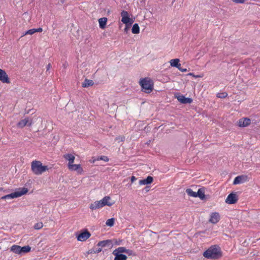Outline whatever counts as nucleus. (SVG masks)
<instances>
[{
    "label": "nucleus",
    "mask_w": 260,
    "mask_h": 260,
    "mask_svg": "<svg viewBox=\"0 0 260 260\" xmlns=\"http://www.w3.org/2000/svg\"><path fill=\"white\" fill-rule=\"evenodd\" d=\"M203 256L211 259H217L222 256V253L220 247L217 245L211 246L203 254Z\"/></svg>",
    "instance_id": "nucleus-1"
},
{
    "label": "nucleus",
    "mask_w": 260,
    "mask_h": 260,
    "mask_svg": "<svg viewBox=\"0 0 260 260\" xmlns=\"http://www.w3.org/2000/svg\"><path fill=\"white\" fill-rule=\"evenodd\" d=\"M114 204V201H111L109 196H106L100 201H97L90 205L89 208L91 210L101 208L105 206H111Z\"/></svg>",
    "instance_id": "nucleus-2"
},
{
    "label": "nucleus",
    "mask_w": 260,
    "mask_h": 260,
    "mask_svg": "<svg viewBox=\"0 0 260 260\" xmlns=\"http://www.w3.org/2000/svg\"><path fill=\"white\" fill-rule=\"evenodd\" d=\"M31 169L34 174L40 175L48 170V168L47 166H43L40 161L35 160L31 163Z\"/></svg>",
    "instance_id": "nucleus-3"
},
{
    "label": "nucleus",
    "mask_w": 260,
    "mask_h": 260,
    "mask_svg": "<svg viewBox=\"0 0 260 260\" xmlns=\"http://www.w3.org/2000/svg\"><path fill=\"white\" fill-rule=\"evenodd\" d=\"M139 84L142 87V90L145 93H149L153 90V82L149 78L146 77L141 79Z\"/></svg>",
    "instance_id": "nucleus-4"
},
{
    "label": "nucleus",
    "mask_w": 260,
    "mask_h": 260,
    "mask_svg": "<svg viewBox=\"0 0 260 260\" xmlns=\"http://www.w3.org/2000/svg\"><path fill=\"white\" fill-rule=\"evenodd\" d=\"M28 190L27 188L23 187L19 188L18 190L12 192L10 194L4 196L1 198L2 200H6L9 199H14L20 197L24 194H25L28 192Z\"/></svg>",
    "instance_id": "nucleus-5"
},
{
    "label": "nucleus",
    "mask_w": 260,
    "mask_h": 260,
    "mask_svg": "<svg viewBox=\"0 0 260 260\" xmlns=\"http://www.w3.org/2000/svg\"><path fill=\"white\" fill-rule=\"evenodd\" d=\"M69 170L71 171H76L78 174H82L84 172L83 169L80 164H72L70 165H68Z\"/></svg>",
    "instance_id": "nucleus-6"
},
{
    "label": "nucleus",
    "mask_w": 260,
    "mask_h": 260,
    "mask_svg": "<svg viewBox=\"0 0 260 260\" xmlns=\"http://www.w3.org/2000/svg\"><path fill=\"white\" fill-rule=\"evenodd\" d=\"M121 21L125 24H132L133 23V20L129 17L128 13L127 11L123 10L121 12Z\"/></svg>",
    "instance_id": "nucleus-7"
},
{
    "label": "nucleus",
    "mask_w": 260,
    "mask_h": 260,
    "mask_svg": "<svg viewBox=\"0 0 260 260\" xmlns=\"http://www.w3.org/2000/svg\"><path fill=\"white\" fill-rule=\"evenodd\" d=\"M91 234L87 230L79 234L77 236V240L79 241H85L90 237Z\"/></svg>",
    "instance_id": "nucleus-8"
},
{
    "label": "nucleus",
    "mask_w": 260,
    "mask_h": 260,
    "mask_svg": "<svg viewBox=\"0 0 260 260\" xmlns=\"http://www.w3.org/2000/svg\"><path fill=\"white\" fill-rule=\"evenodd\" d=\"M248 180V177L247 175H242L238 176L234 179L233 184H238L244 183Z\"/></svg>",
    "instance_id": "nucleus-9"
},
{
    "label": "nucleus",
    "mask_w": 260,
    "mask_h": 260,
    "mask_svg": "<svg viewBox=\"0 0 260 260\" xmlns=\"http://www.w3.org/2000/svg\"><path fill=\"white\" fill-rule=\"evenodd\" d=\"M238 201V198L236 193H231L229 194L226 200L225 203L229 204H233L236 203Z\"/></svg>",
    "instance_id": "nucleus-10"
},
{
    "label": "nucleus",
    "mask_w": 260,
    "mask_h": 260,
    "mask_svg": "<svg viewBox=\"0 0 260 260\" xmlns=\"http://www.w3.org/2000/svg\"><path fill=\"white\" fill-rule=\"evenodd\" d=\"M0 81L4 83H10V79L6 73V72L0 69Z\"/></svg>",
    "instance_id": "nucleus-11"
},
{
    "label": "nucleus",
    "mask_w": 260,
    "mask_h": 260,
    "mask_svg": "<svg viewBox=\"0 0 260 260\" xmlns=\"http://www.w3.org/2000/svg\"><path fill=\"white\" fill-rule=\"evenodd\" d=\"M251 123V120L248 118H242L238 121V125L241 127H246Z\"/></svg>",
    "instance_id": "nucleus-12"
},
{
    "label": "nucleus",
    "mask_w": 260,
    "mask_h": 260,
    "mask_svg": "<svg viewBox=\"0 0 260 260\" xmlns=\"http://www.w3.org/2000/svg\"><path fill=\"white\" fill-rule=\"evenodd\" d=\"M220 216L219 213L215 212L211 214L209 221L213 224H216L220 220Z\"/></svg>",
    "instance_id": "nucleus-13"
},
{
    "label": "nucleus",
    "mask_w": 260,
    "mask_h": 260,
    "mask_svg": "<svg viewBox=\"0 0 260 260\" xmlns=\"http://www.w3.org/2000/svg\"><path fill=\"white\" fill-rule=\"evenodd\" d=\"M177 99L179 102L182 104H190L192 102V100L191 98H185L183 95H179L176 96Z\"/></svg>",
    "instance_id": "nucleus-14"
},
{
    "label": "nucleus",
    "mask_w": 260,
    "mask_h": 260,
    "mask_svg": "<svg viewBox=\"0 0 260 260\" xmlns=\"http://www.w3.org/2000/svg\"><path fill=\"white\" fill-rule=\"evenodd\" d=\"M32 123V121L30 120L28 118H26L24 119L20 120L17 124V126L19 127L23 128L28 124L30 126Z\"/></svg>",
    "instance_id": "nucleus-15"
},
{
    "label": "nucleus",
    "mask_w": 260,
    "mask_h": 260,
    "mask_svg": "<svg viewBox=\"0 0 260 260\" xmlns=\"http://www.w3.org/2000/svg\"><path fill=\"white\" fill-rule=\"evenodd\" d=\"M63 157L66 160H68V165H70L72 164L74 162L75 157V156L71 153H67L63 155Z\"/></svg>",
    "instance_id": "nucleus-16"
},
{
    "label": "nucleus",
    "mask_w": 260,
    "mask_h": 260,
    "mask_svg": "<svg viewBox=\"0 0 260 260\" xmlns=\"http://www.w3.org/2000/svg\"><path fill=\"white\" fill-rule=\"evenodd\" d=\"M43 31V29L41 27H39L38 28H32L29 29L25 31L22 36L27 35H33L35 32H41Z\"/></svg>",
    "instance_id": "nucleus-17"
},
{
    "label": "nucleus",
    "mask_w": 260,
    "mask_h": 260,
    "mask_svg": "<svg viewBox=\"0 0 260 260\" xmlns=\"http://www.w3.org/2000/svg\"><path fill=\"white\" fill-rule=\"evenodd\" d=\"M113 254L115 256L114 260H126L127 256L123 254H120L115 252H112Z\"/></svg>",
    "instance_id": "nucleus-18"
},
{
    "label": "nucleus",
    "mask_w": 260,
    "mask_h": 260,
    "mask_svg": "<svg viewBox=\"0 0 260 260\" xmlns=\"http://www.w3.org/2000/svg\"><path fill=\"white\" fill-rule=\"evenodd\" d=\"M107 22V18L106 17H102L99 19V23L100 27L102 29H104L106 27V23Z\"/></svg>",
    "instance_id": "nucleus-19"
},
{
    "label": "nucleus",
    "mask_w": 260,
    "mask_h": 260,
    "mask_svg": "<svg viewBox=\"0 0 260 260\" xmlns=\"http://www.w3.org/2000/svg\"><path fill=\"white\" fill-rule=\"evenodd\" d=\"M180 60L178 58L172 59L170 60V63L172 67H176L177 69L181 66V64L179 63Z\"/></svg>",
    "instance_id": "nucleus-20"
},
{
    "label": "nucleus",
    "mask_w": 260,
    "mask_h": 260,
    "mask_svg": "<svg viewBox=\"0 0 260 260\" xmlns=\"http://www.w3.org/2000/svg\"><path fill=\"white\" fill-rule=\"evenodd\" d=\"M20 248H21L20 246L17 245H13L11 247V251L16 254H21Z\"/></svg>",
    "instance_id": "nucleus-21"
},
{
    "label": "nucleus",
    "mask_w": 260,
    "mask_h": 260,
    "mask_svg": "<svg viewBox=\"0 0 260 260\" xmlns=\"http://www.w3.org/2000/svg\"><path fill=\"white\" fill-rule=\"evenodd\" d=\"M197 197L200 198L201 200L205 199V191L203 188H201L198 189L197 192Z\"/></svg>",
    "instance_id": "nucleus-22"
},
{
    "label": "nucleus",
    "mask_w": 260,
    "mask_h": 260,
    "mask_svg": "<svg viewBox=\"0 0 260 260\" xmlns=\"http://www.w3.org/2000/svg\"><path fill=\"white\" fill-rule=\"evenodd\" d=\"M94 82L92 80L86 79L82 83V86L83 87H88L92 86Z\"/></svg>",
    "instance_id": "nucleus-23"
},
{
    "label": "nucleus",
    "mask_w": 260,
    "mask_h": 260,
    "mask_svg": "<svg viewBox=\"0 0 260 260\" xmlns=\"http://www.w3.org/2000/svg\"><path fill=\"white\" fill-rule=\"evenodd\" d=\"M111 243V240H103V241H100L98 243L97 246H99V247H104Z\"/></svg>",
    "instance_id": "nucleus-24"
},
{
    "label": "nucleus",
    "mask_w": 260,
    "mask_h": 260,
    "mask_svg": "<svg viewBox=\"0 0 260 260\" xmlns=\"http://www.w3.org/2000/svg\"><path fill=\"white\" fill-rule=\"evenodd\" d=\"M132 31L134 34H137L139 33L140 28L137 23H135L134 24L132 29Z\"/></svg>",
    "instance_id": "nucleus-25"
},
{
    "label": "nucleus",
    "mask_w": 260,
    "mask_h": 260,
    "mask_svg": "<svg viewBox=\"0 0 260 260\" xmlns=\"http://www.w3.org/2000/svg\"><path fill=\"white\" fill-rule=\"evenodd\" d=\"M31 250V247L27 245L23 247H21L20 251H21V254L22 253H25L29 252Z\"/></svg>",
    "instance_id": "nucleus-26"
},
{
    "label": "nucleus",
    "mask_w": 260,
    "mask_h": 260,
    "mask_svg": "<svg viewBox=\"0 0 260 260\" xmlns=\"http://www.w3.org/2000/svg\"><path fill=\"white\" fill-rule=\"evenodd\" d=\"M126 248L124 247H119L113 250V252H117L120 254L125 253Z\"/></svg>",
    "instance_id": "nucleus-27"
},
{
    "label": "nucleus",
    "mask_w": 260,
    "mask_h": 260,
    "mask_svg": "<svg viewBox=\"0 0 260 260\" xmlns=\"http://www.w3.org/2000/svg\"><path fill=\"white\" fill-rule=\"evenodd\" d=\"M186 192L187 194L190 197H197V192L193 191L190 188H187L186 189Z\"/></svg>",
    "instance_id": "nucleus-28"
},
{
    "label": "nucleus",
    "mask_w": 260,
    "mask_h": 260,
    "mask_svg": "<svg viewBox=\"0 0 260 260\" xmlns=\"http://www.w3.org/2000/svg\"><path fill=\"white\" fill-rule=\"evenodd\" d=\"M114 221H115V219L114 218H111L108 219L106 221V224L107 226H109L110 227L113 226L114 224Z\"/></svg>",
    "instance_id": "nucleus-29"
},
{
    "label": "nucleus",
    "mask_w": 260,
    "mask_h": 260,
    "mask_svg": "<svg viewBox=\"0 0 260 260\" xmlns=\"http://www.w3.org/2000/svg\"><path fill=\"white\" fill-rule=\"evenodd\" d=\"M43 226V224L42 222H39L35 224L34 228L36 230H40Z\"/></svg>",
    "instance_id": "nucleus-30"
},
{
    "label": "nucleus",
    "mask_w": 260,
    "mask_h": 260,
    "mask_svg": "<svg viewBox=\"0 0 260 260\" xmlns=\"http://www.w3.org/2000/svg\"><path fill=\"white\" fill-rule=\"evenodd\" d=\"M228 93L226 92L218 93L217 94V96L219 98H225L227 97Z\"/></svg>",
    "instance_id": "nucleus-31"
},
{
    "label": "nucleus",
    "mask_w": 260,
    "mask_h": 260,
    "mask_svg": "<svg viewBox=\"0 0 260 260\" xmlns=\"http://www.w3.org/2000/svg\"><path fill=\"white\" fill-rule=\"evenodd\" d=\"M128 255L136 256V253L132 250L126 249V252Z\"/></svg>",
    "instance_id": "nucleus-32"
},
{
    "label": "nucleus",
    "mask_w": 260,
    "mask_h": 260,
    "mask_svg": "<svg viewBox=\"0 0 260 260\" xmlns=\"http://www.w3.org/2000/svg\"><path fill=\"white\" fill-rule=\"evenodd\" d=\"M97 160H103L104 161H106V162H107L109 161V158L107 156H104V155H102V156H101L100 157H98V158L97 159Z\"/></svg>",
    "instance_id": "nucleus-33"
},
{
    "label": "nucleus",
    "mask_w": 260,
    "mask_h": 260,
    "mask_svg": "<svg viewBox=\"0 0 260 260\" xmlns=\"http://www.w3.org/2000/svg\"><path fill=\"white\" fill-rule=\"evenodd\" d=\"M146 183L147 184H150L153 182V178L151 176H148L146 179H145Z\"/></svg>",
    "instance_id": "nucleus-34"
},
{
    "label": "nucleus",
    "mask_w": 260,
    "mask_h": 260,
    "mask_svg": "<svg viewBox=\"0 0 260 260\" xmlns=\"http://www.w3.org/2000/svg\"><path fill=\"white\" fill-rule=\"evenodd\" d=\"M187 76H191L194 78H202L203 77V75H195L193 73H188L187 75Z\"/></svg>",
    "instance_id": "nucleus-35"
},
{
    "label": "nucleus",
    "mask_w": 260,
    "mask_h": 260,
    "mask_svg": "<svg viewBox=\"0 0 260 260\" xmlns=\"http://www.w3.org/2000/svg\"><path fill=\"white\" fill-rule=\"evenodd\" d=\"M125 137L122 136H120L116 138V140L118 142H122L124 140Z\"/></svg>",
    "instance_id": "nucleus-36"
},
{
    "label": "nucleus",
    "mask_w": 260,
    "mask_h": 260,
    "mask_svg": "<svg viewBox=\"0 0 260 260\" xmlns=\"http://www.w3.org/2000/svg\"><path fill=\"white\" fill-rule=\"evenodd\" d=\"M140 185H146L147 184L145 179L141 180L139 181Z\"/></svg>",
    "instance_id": "nucleus-37"
},
{
    "label": "nucleus",
    "mask_w": 260,
    "mask_h": 260,
    "mask_svg": "<svg viewBox=\"0 0 260 260\" xmlns=\"http://www.w3.org/2000/svg\"><path fill=\"white\" fill-rule=\"evenodd\" d=\"M233 2L238 4H243L244 3V0H233Z\"/></svg>",
    "instance_id": "nucleus-38"
},
{
    "label": "nucleus",
    "mask_w": 260,
    "mask_h": 260,
    "mask_svg": "<svg viewBox=\"0 0 260 260\" xmlns=\"http://www.w3.org/2000/svg\"><path fill=\"white\" fill-rule=\"evenodd\" d=\"M178 69L182 72H186L187 71L186 69L182 68L181 66H180V67H179Z\"/></svg>",
    "instance_id": "nucleus-39"
},
{
    "label": "nucleus",
    "mask_w": 260,
    "mask_h": 260,
    "mask_svg": "<svg viewBox=\"0 0 260 260\" xmlns=\"http://www.w3.org/2000/svg\"><path fill=\"white\" fill-rule=\"evenodd\" d=\"M136 179H137V178L135 176H133L131 177V181L132 183H133L135 181H136Z\"/></svg>",
    "instance_id": "nucleus-40"
},
{
    "label": "nucleus",
    "mask_w": 260,
    "mask_h": 260,
    "mask_svg": "<svg viewBox=\"0 0 260 260\" xmlns=\"http://www.w3.org/2000/svg\"><path fill=\"white\" fill-rule=\"evenodd\" d=\"M102 251V248H99L98 249H96V251H95V253H99L101 251Z\"/></svg>",
    "instance_id": "nucleus-41"
},
{
    "label": "nucleus",
    "mask_w": 260,
    "mask_h": 260,
    "mask_svg": "<svg viewBox=\"0 0 260 260\" xmlns=\"http://www.w3.org/2000/svg\"><path fill=\"white\" fill-rule=\"evenodd\" d=\"M121 240H119V241H117L116 240V242H115V244H116V245H120V243H121Z\"/></svg>",
    "instance_id": "nucleus-42"
},
{
    "label": "nucleus",
    "mask_w": 260,
    "mask_h": 260,
    "mask_svg": "<svg viewBox=\"0 0 260 260\" xmlns=\"http://www.w3.org/2000/svg\"><path fill=\"white\" fill-rule=\"evenodd\" d=\"M50 67H51V64H50V63H49V64L47 66V70H49Z\"/></svg>",
    "instance_id": "nucleus-43"
},
{
    "label": "nucleus",
    "mask_w": 260,
    "mask_h": 260,
    "mask_svg": "<svg viewBox=\"0 0 260 260\" xmlns=\"http://www.w3.org/2000/svg\"><path fill=\"white\" fill-rule=\"evenodd\" d=\"M64 2V0L62 1V3H63Z\"/></svg>",
    "instance_id": "nucleus-44"
}]
</instances>
